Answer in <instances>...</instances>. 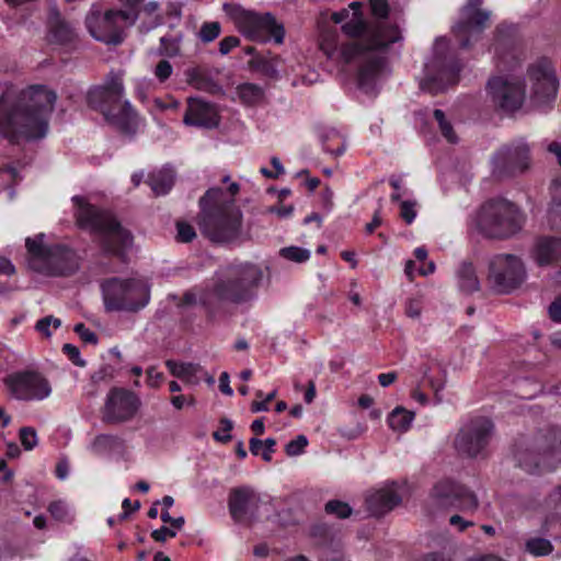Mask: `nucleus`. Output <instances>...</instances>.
I'll use <instances>...</instances> for the list:
<instances>
[{
  "label": "nucleus",
  "mask_w": 561,
  "mask_h": 561,
  "mask_svg": "<svg viewBox=\"0 0 561 561\" xmlns=\"http://www.w3.org/2000/svg\"><path fill=\"white\" fill-rule=\"evenodd\" d=\"M139 407L138 398L126 390L113 389L103 411V420L107 423H121L134 416Z\"/></svg>",
  "instance_id": "nucleus-16"
},
{
  "label": "nucleus",
  "mask_w": 561,
  "mask_h": 561,
  "mask_svg": "<svg viewBox=\"0 0 561 561\" xmlns=\"http://www.w3.org/2000/svg\"><path fill=\"white\" fill-rule=\"evenodd\" d=\"M105 121L125 135L136 134L140 118L128 101L114 106L111 111H106Z\"/></svg>",
  "instance_id": "nucleus-25"
},
{
  "label": "nucleus",
  "mask_w": 561,
  "mask_h": 561,
  "mask_svg": "<svg viewBox=\"0 0 561 561\" xmlns=\"http://www.w3.org/2000/svg\"><path fill=\"white\" fill-rule=\"evenodd\" d=\"M343 35L336 30H324L320 37V49L331 60L341 64H359L358 87L366 92L373 90L385 68L380 50L399 42L402 36L397 25L379 22L369 28L362 12H353L342 25Z\"/></svg>",
  "instance_id": "nucleus-1"
},
{
  "label": "nucleus",
  "mask_w": 561,
  "mask_h": 561,
  "mask_svg": "<svg viewBox=\"0 0 561 561\" xmlns=\"http://www.w3.org/2000/svg\"><path fill=\"white\" fill-rule=\"evenodd\" d=\"M308 446V439L305 435H298L295 439L290 440L286 447L285 451L290 457H296L304 454L305 448Z\"/></svg>",
  "instance_id": "nucleus-44"
},
{
  "label": "nucleus",
  "mask_w": 561,
  "mask_h": 561,
  "mask_svg": "<svg viewBox=\"0 0 561 561\" xmlns=\"http://www.w3.org/2000/svg\"><path fill=\"white\" fill-rule=\"evenodd\" d=\"M61 327V320L54 316H46L37 320L35 330L45 339H50L53 333Z\"/></svg>",
  "instance_id": "nucleus-37"
},
{
  "label": "nucleus",
  "mask_w": 561,
  "mask_h": 561,
  "mask_svg": "<svg viewBox=\"0 0 561 561\" xmlns=\"http://www.w3.org/2000/svg\"><path fill=\"white\" fill-rule=\"evenodd\" d=\"M529 77L533 81L534 96L539 102L553 99L558 90V79L550 60L542 59L530 67Z\"/></svg>",
  "instance_id": "nucleus-18"
},
{
  "label": "nucleus",
  "mask_w": 561,
  "mask_h": 561,
  "mask_svg": "<svg viewBox=\"0 0 561 561\" xmlns=\"http://www.w3.org/2000/svg\"><path fill=\"white\" fill-rule=\"evenodd\" d=\"M526 550L535 557H542L552 551V545L548 539L536 537L527 540Z\"/></svg>",
  "instance_id": "nucleus-40"
},
{
  "label": "nucleus",
  "mask_w": 561,
  "mask_h": 561,
  "mask_svg": "<svg viewBox=\"0 0 561 561\" xmlns=\"http://www.w3.org/2000/svg\"><path fill=\"white\" fill-rule=\"evenodd\" d=\"M56 101V92L41 84L22 90L14 99L2 95L0 134L12 144L43 139L48 133Z\"/></svg>",
  "instance_id": "nucleus-2"
},
{
  "label": "nucleus",
  "mask_w": 561,
  "mask_h": 561,
  "mask_svg": "<svg viewBox=\"0 0 561 561\" xmlns=\"http://www.w3.org/2000/svg\"><path fill=\"white\" fill-rule=\"evenodd\" d=\"M171 404L176 410H181L184 407H193L195 404V399L193 397H185V396L179 394V396L172 397Z\"/></svg>",
  "instance_id": "nucleus-60"
},
{
  "label": "nucleus",
  "mask_w": 561,
  "mask_h": 561,
  "mask_svg": "<svg viewBox=\"0 0 561 561\" xmlns=\"http://www.w3.org/2000/svg\"><path fill=\"white\" fill-rule=\"evenodd\" d=\"M221 425H222L221 431L215 432L214 438L218 442L226 443V442L230 440V438H231L230 431L232 430V423L229 420H224L221 422Z\"/></svg>",
  "instance_id": "nucleus-56"
},
{
  "label": "nucleus",
  "mask_w": 561,
  "mask_h": 561,
  "mask_svg": "<svg viewBox=\"0 0 561 561\" xmlns=\"http://www.w3.org/2000/svg\"><path fill=\"white\" fill-rule=\"evenodd\" d=\"M173 72L172 65L165 60H160L154 67L153 73L160 82L167 81Z\"/></svg>",
  "instance_id": "nucleus-50"
},
{
  "label": "nucleus",
  "mask_w": 561,
  "mask_h": 561,
  "mask_svg": "<svg viewBox=\"0 0 561 561\" xmlns=\"http://www.w3.org/2000/svg\"><path fill=\"white\" fill-rule=\"evenodd\" d=\"M325 511L329 514H333L339 518H346L351 515L352 510L348 504L340 501H330L325 505Z\"/></svg>",
  "instance_id": "nucleus-45"
},
{
  "label": "nucleus",
  "mask_w": 561,
  "mask_h": 561,
  "mask_svg": "<svg viewBox=\"0 0 561 561\" xmlns=\"http://www.w3.org/2000/svg\"><path fill=\"white\" fill-rule=\"evenodd\" d=\"M250 64H251L254 68H256V69H259V70H261V71H263V72H265V73H272V72H274V71H275V70L273 69L272 65H271L267 60L263 59L262 57H255V58H253V59L250 61Z\"/></svg>",
  "instance_id": "nucleus-62"
},
{
  "label": "nucleus",
  "mask_w": 561,
  "mask_h": 561,
  "mask_svg": "<svg viewBox=\"0 0 561 561\" xmlns=\"http://www.w3.org/2000/svg\"><path fill=\"white\" fill-rule=\"evenodd\" d=\"M220 33L221 25L219 22H205L199 28L198 37L203 43L208 44L215 41L220 35Z\"/></svg>",
  "instance_id": "nucleus-41"
},
{
  "label": "nucleus",
  "mask_w": 561,
  "mask_h": 561,
  "mask_svg": "<svg viewBox=\"0 0 561 561\" xmlns=\"http://www.w3.org/2000/svg\"><path fill=\"white\" fill-rule=\"evenodd\" d=\"M275 444L276 442L274 438H266L265 440H261L259 438H251L250 450L253 455L262 454V458L265 461H271Z\"/></svg>",
  "instance_id": "nucleus-35"
},
{
  "label": "nucleus",
  "mask_w": 561,
  "mask_h": 561,
  "mask_svg": "<svg viewBox=\"0 0 561 561\" xmlns=\"http://www.w3.org/2000/svg\"><path fill=\"white\" fill-rule=\"evenodd\" d=\"M432 497L439 506L456 507L463 512H472L478 507V500L471 491L449 480L438 482L432 491Z\"/></svg>",
  "instance_id": "nucleus-13"
},
{
  "label": "nucleus",
  "mask_w": 561,
  "mask_h": 561,
  "mask_svg": "<svg viewBox=\"0 0 561 561\" xmlns=\"http://www.w3.org/2000/svg\"><path fill=\"white\" fill-rule=\"evenodd\" d=\"M64 353L76 364L79 366H83L84 362L80 358V352L77 346L72 344H65L62 346Z\"/></svg>",
  "instance_id": "nucleus-59"
},
{
  "label": "nucleus",
  "mask_w": 561,
  "mask_h": 561,
  "mask_svg": "<svg viewBox=\"0 0 561 561\" xmlns=\"http://www.w3.org/2000/svg\"><path fill=\"white\" fill-rule=\"evenodd\" d=\"M535 260L541 266L561 264V238H540L536 243Z\"/></svg>",
  "instance_id": "nucleus-26"
},
{
  "label": "nucleus",
  "mask_w": 561,
  "mask_h": 561,
  "mask_svg": "<svg viewBox=\"0 0 561 561\" xmlns=\"http://www.w3.org/2000/svg\"><path fill=\"white\" fill-rule=\"evenodd\" d=\"M123 76L122 71L111 70L102 84L93 87L88 92L89 105L101 112L103 116L106 111H111L123 102L122 99L125 94Z\"/></svg>",
  "instance_id": "nucleus-11"
},
{
  "label": "nucleus",
  "mask_w": 561,
  "mask_h": 561,
  "mask_svg": "<svg viewBox=\"0 0 561 561\" xmlns=\"http://www.w3.org/2000/svg\"><path fill=\"white\" fill-rule=\"evenodd\" d=\"M478 230L490 239H505L522 229L523 219L514 204L506 199H490L476 214Z\"/></svg>",
  "instance_id": "nucleus-6"
},
{
  "label": "nucleus",
  "mask_w": 561,
  "mask_h": 561,
  "mask_svg": "<svg viewBox=\"0 0 561 561\" xmlns=\"http://www.w3.org/2000/svg\"><path fill=\"white\" fill-rule=\"evenodd\" d=\"M88 449L98 457L124 462L134 461V447L116 435L100 434L91 440Z\"/></svg>",
  "instance_id": "nucleus-15"
},
{
  "label": "nucleus",
  "mask_w": 561,
  "mask_h": 561,
  "mask_svg": "<svg viewBox=\"0 0 561 561\" xmlns=\"http://www.w3.org/2000/svg\"><path fill=\"white\" fill-rule=\"evenodd\" d=\"M434 118L436 119L440 134L444 136V138L450 144L458 142V137L453 128V125L446 118V115L442 110L434 111Z\"/></svg>",
  "instance_id": "nucleus-38"
},
{
  "label": "nucleus",
  "mask_w": 561,
  "mask_h": 561,
  "mask_svg": "<svg viewBox=\"0 0 561 561\" xmlns=\"http://www.w3.org/2000/svg\"><path fill=\"white\" fill-rule=\"evenodd\" d=\"M238 94L242 102L255 104L263 99V89L254 83H244L238 87Z\"/></svg>",
  "instance_id": "nucleus-36"
},
{
  "label": "nucleus",
  "mask_w": 561,
  "mask_h": 561,
  "mask_svg": "<svg viewBox=\"0 0 561 561\" xmlns=\"http://www.w3.org/2000/svg\"><path fill=\"white\" fill-rule=\"evenodd\" d=\"M45 238L44 233L26 238L27 267L46 276H71L79 268L77 254L66 245H46Z\"/></svg>",
  "instance_id": "nucleus-5"
},
{
  "label": "nucleus",
  "mask_w": 561,
  "mask_h": 561,
  "mask_svg": "<svg viewBox=\"0 0 561 561\" xmlns=\"http://www.w3.org/2000/svg\"><path fill=\"white\" fill-rule=\"evenodd\" d=\"M340 138L341 137H340L339 133L336 130H334V129H330V130L323 131L320 135V140L322 142V146H323L324 150L327 152H330V153L335 154V156H340V154H342L345 151L344 142L340 141V144L337 145V147L335 149H331L328 146V141L333 140V139L340 140Z\"/></svg>",
  "instance_id": "nucleus-43"
},
{
  "label": "nucleus",
  "mask_w": 561,
  "mask_h": 561,
  "mask_svg": "<svg viewBox=\"0 0 561 561\" xmlns=\"http://www.w3.org/2000/svg\"><path fill=\"white\" fill-rule=\"evenodd\" d=\"M279 255L288 261L302 263L310 257V251L299 247H287L279 250Z\"/></svg>",
  "instance_id": "nucleus-42"
},
{
  "label": "nucleus",
  "mask_w": 561,
  "mask_h": 561,
  "mask_svg": "<svg viewBox=\"0 0 561 561\" xmlns=\"http://www.w3.org/2000/svg\"><path fill=\"white\" fill-rule=\"evenodd\" d=\"M176 239L181 242H191L196 237L195 229L190 224L179 221L176 224Z\"/></svg>",
  "instance_id": "nucleus-48"
},
{
  "label": "nucleus",
  "mask_w": 561,
  "mask_h": 561,
  "mask_svg": "<svg viewBox=\"0 0 561 561\" xmlns=\"http://www.w3.org/2000/svg\"><path fill=\"white\" fill-rule=\"evenodd\" d=\"M240 44V39L236 36H227L219 42V51L221 55L229 54Z\"/></svg>",
  "instance_id": "nucleus-57"
},
{
  "label": "nucleus",
  "mask_w": 561,
  "mask_h": 561,
  "mask_svg": "<svg viewBox=\"0 0 561 561\" xmlns=\"http://www.w3.org/2000/svg\"><path fill=\"white\" fill-rule=\"evenodd\" d=\"M15 273V267L11 261L4 256H0V276L10 277Z\"/></svg>",
  "instance_id": "nucleus-63"
},
{
  "label": "nucleus",
  "mask_w": 561,
  "mask_h": 561,
  "mask_svg": "<svg viewBox=\"0 0 561 561\" xmlns=\"http://www.w3.org/2000/svg\"><path fill=\"white\" fill-rule=\"evenodd\" d=\"M548 312L551 320L561 323V297L550 305Z\"/></svg>",
  "instance_id": "nucleus-61"
},
{
  "label": "nucleus",
  "mask_w": 561,
  "mask_h": 561,
  "mask_svg": "<svg viewBox=\"0 0 561 561\" xmlns=\"http://www.w3.org/2000/svg\"><path fill=\"white\" fill-rule=\"evenodd\" d=\"M196 224L201 233L215 243H229L242 232L243 215L220 187L209 188L198 202Z\"/></svg>",
  "instance_id": "nucleus-3"
},
{
  "label": "nucleus",
  "mask_w": 561,
  "mask_h": 561,
  "mask_svg": "<svg viewBox=\"0 0 561 561\" xmlns=\"http://www.w3.org/2000/svg\"><path fill=\"white\" fill-rule=\"evenodd\" d=\"M458 72L455 66H446L440 60H433L426 65V76L420 82L421 90L432 95L442 93L458 81Z\"/></svg>",
  "instance_id": "nucleus-19"
},
{
  "label": "nucleus",
  "mask_w": 561,
  "mask_h": 561,
  "mask_svg": "<svg viewBox=\"0 0 561 561\" xmlns=\"http://www.w3.org/2000/svg\"><path fill=\"white\" fill-rule=\"evenodd\" d=\"M321 559L322 561H343V552L337 549H325Z\"/></svg>",
  "instance_id": "nucleus-64"
},
{
  "label": "nucleus",
  "mask_w": 561,
  "mask_h": 561,
  "mask_svg": "<svg viewBox=\"0 0 561 561\" xmlns=\"http://www.w3.org/2000/svg\"><path fill=\"white\" fill-rule=\"evenodd\" d=\"M489 277L494 280H523L526 268L518 256L497 254L489 261Z\"/></svg>",
  "instance_id": "nucleus-20"
},
{
  "label": "nucleus",
  "mask_w": 561,
  "mask_h": 561,
  "mask_svg": "<svg viewBox=\"0 0 561 561\" xmlns=\"http://www.w3.org/2000/svg\"><path fill=\"white\" fill-rule=\"evenodd\" d=\"M175 174L171 168H162L149 174L147 183L151 187L154 195L167 194L174 184Z\"/></svg>",
  "instance_id": "nucleus-27"
},
{
  "label": "nucleus",
  "mask_w": 561,
  "mask_h": 561,
  "mask_svg": "<svg viewBox=\"0 0 561 561\" xmlns=\"http://www.w3.org/2000/svg\"><path fill=\"white\" fill-rule=\"evenodd\" d=\"M530 162L529 147L517 140L500 148L492 158V172L496 178H510L523 173Z\"/></svg>",
  "instance_id": "nucleus-10"
},
{
  "label": "nucleus",
  "mask_w": 561,
  "mask_h": 561,
  "mask_svg": "<svg viewBox=\"0 0 561 561\" xmlns=\"http://www.w3.org/2000/svg\"><path fill=\"white\" fill-rule=\"evenodd\" d=\"M414 420V413L402 408L397 407L392 412L388 415V424L390 428L398 433L407 432Z\"/></svg>",
  "instance_id": "nucleus-31"
},
{
  "label": "nucleus",
  "mask_w": 561,
  "mask_h": 561,
  "mask_svg": "<svg viewBox=\"0 0 561 561\" xmlns=\"http://www.w3.org/2000/svg\"><path fill=\"white\" fill-rule=\"evenodd\" d=\"M225 299L232 302H245L253 299L256 296L257 283H225Z\"/></svg>",
  "instance_id": "nucleus-28"
},
{
  "label": "nucleus",
  "mask_w": 561,
  "mask_h": 561,
  "mask_svg": "<svg viewBox=\"0 0 561 561\" xmlns=\"http://www.w3.org/2000/svg\"><path fill=\"white\" fill-rule=\"evenodd\" d=\"M493 425L489 419L479 417L465 424L458 432L454 446L459 455L477 457L490 442Z\"/></svg>",
  "instance_id": "nucleus-9"
},
{
  "label": "nucleus",
  "mask_w": 561,
  "mask_h": 561,
  "mask_svg": "<svg viewBox=\"0 0 561 561\" xmlns=\"http://www.w3.org/2000/svg\"><path fill=\"white\" fill-rule=\"evenodd\" d=\"M519 283H491L490 291L495 295L512 294Z\"/></svg>",
  "instance_id": "nucleus-53"
},
{
  "label": "nucleus",
  "mask_w": 561,
  "mask_h": 561,
  "mask_svg": "<svg viewBox=\"0 0 561 561\" xmlns=\"http://www.w3.org/2000/svg\"><path fill=\"white\" fill-rule=\"evenodd\" d=\"M483 0H468L462 8L461 20L455 25L454 32L460 42V46H470V37L479 35L490 19V12L481 10Z\"/></svg>",
  "instance_id": "nucleus-12"
},
{
  "label": "nucleus",
  "mask_w": 561,
  "mask_h": 561,
  "mask_svg": "<svg viewBox=\"0 0 561 561\" xmlns=\"http://www.w3.org/2000/svg\"><path fill=\"white\" fill-rule=\"evenodd\" d=\"M85 26L91 36L108 45H119L124 41V28L135 24L134 13H118L116 10L102 11L92 5L85 16Z\"/></svg>",
  "instance_id": "nucleus-8"
},
{
  "label": "nucleus",
  "mask_w": 561,
  "mask_h": 561,
  "mask_svg": "<svg viewBox=\"0 0 561 561\" xmlns=\"http://www.w3.org/2000/svg\"><path fill=\"white\" fill-rule=\"evenodd\" d=\"M72 201L78 207L76 213L78 225L99 233L104 250L122 259L124 250L131 242L130 233L123 229L110 213L98 209L87 203L83 197L75 196Z\"/></svg>",
  "instance_id": "nucleus-4"
},
{
  "label": "nucleus",
  "mask_w": 561,
  "mask_h": 561,
  "mask_svg": "<svg viewBox=\"0 0 561 561\" xmlns=\"http://www.w3.org/2000/svg\"><path fill=\"white\" fill-rule=\"evenodd\" d=\"M371 13L380 19H385L389 12L387 0H369Z\"/></svg>",
  "instance_id": "nucleus-52"
},
{
  "label": "nucleus",
  "mask_w": 561,
  "mask_h": 561,
  "mask_svg": "<svg viewBox=\"0 0 561 561\" xmlns=\"http://www.w3.org/2000/svg\"><path fill=\"white\" fill-rule=\"evenodd\" d=\"M241 280H261L270 278L271 274L267 267L262 268L259 265L245 263L239 266Z\"/></svg>",
  "instance_id": "nucleus-34"
},
{
  "label": "nucleus",
  "mask_w": 561,
  "mask_h": 561,
  "mask_svg": "<svg viewBox=\"0 0 561 561\" xmlns=\"http://www.w3.org/2000/svg\"><path fill=\"white\" fill-rule=\"evenodd\" d=\"M176 536V531L174 529L162 526L159 529H156L151 533V537L156 541H165L168 538H173Z\"/></svg>",
  "instance_id": "nucleus-58"
},
{
  "label": "nucleus",
  "mask_w": 561,
  "mask_h": 561,
  "mask_svg": "<svg viewBox=\"0 0 561 561\" xmlns=\"http://www.w3.org/2000/svg\"><path fill=\"white\" fill-rule=\"evenodd\" d=\"M125 9L116 10L118 13H134L135 22L139 15V7L144 2V0H119Z\"/></svg>",
  "instance_id": "nucleus-55"
},
{
  "label": "nucleus",
  "mask_w": 561,
  "mask_h": 561,
  "mask_svg": "<svg viewBox=\"0 0 561 561\" xmlns=\"http://www.w3.org/2000/svg\"><path fill=\"white\" fill-rule=\"evenodd\" d=\"M517 461L520 467L529 472H535L539 469L540 463L538 460V456L531 453H520L517 456Z\"/></svg>",
  "instance_id": "nucleus-47"
},
{
  "label": "nucleus",
  "mask_w": 561,
  "mask_h": 561,
  "mask_svg": "<svg viewBox=\"0 0 561 561\" xmlns=\"http://www.w3.org/2000/svg\"><path fill=\"white\" fill-rule=\"evenodd\" d=\"M182 35L163 36L160 38L159 55L165 57H176L181 54Z\"/></svg>",
  "instance_id": "nucleus-33"
},
{
  "label": "nucleus",
  "mask_w": 561,
  "mask_h": 561,
  "mask_svg": "<svg viewBox=\"0 0 561 561\" xmlns=\"http://www.w3.org/2000/svg\"><path fill=\"white\" fill-rule=\"evenodd\" d=\"M183 122L186 125L214 128L219 123V117L214 105L199 99H188Z\"/></svg>",
  "instance_id": "nucleus-24"
},
{
  "label": "nucleus",
  "mask_w": 561,
  "mask_h": 561,
  "mask_svg": "<svg viewBox=\"0 0 561 561\" xmlns=\"http://www.w3.org/2000/svg\"><path fill=\"white\" fill-rule=\"evenodd\" d=\"M222 9L249 39L262 43L274 39L276 44L284 42L285 28L271 13L260 14L233 3H225Z\"/></svg>",
  "instance_id": "nucleus-7"
},
{
  "label": "nucleus",
  "mask_w": 561,
  "mask_h": 561,
  "mask_svg": "<svg viewBox=\"0 0 561 561\" xmlns=\"http://www.w3.org/2000/svg\"><path fill=\"white\" fill-rule=\"evenodd\" d=\"M11 391L20 400H44L51 393L48 380L41 374L26 371L10 378Z\"/></svg>",
  "instance_id": "nucleus-14"
},
{
  "label": "nucleus",
  "mask_w": 561,
  "mask_h": 561,
  "mask_svg": "<svg viewBox=\"0 0 561 561\" xmlns=\"http://www.w3.org/2000/svg\"><path fill=\"white\" fill-rule=\"evenodd\" d=\"M50 515L59 522L70 523L75 518V511L66 501H54L48 506Z\"/></svg>",
  "instance_id": "nucleus-32"
},
{
  "label": "nucleus",
  "mask_w": 561,
  "mask_h": 561,
  "mask_svg": "<svg viewBox=\"0 0 561 561\" xmlns=\"http://www.w3.org/2000/svg\"><path fill=\"white\" fill-rule=\"evenodd\" d=\"M20 440L26 450H32L38 443L36 431L33 427H22L20 430Z\"/></svg>",
  "instance_id": "nucleus-46"
},
{
  "label": "nucleus",
  "mask_w": 561,
  "mask_h": 561,
  "mask_svg": "<svg viewBox=\"0 0 561 561\" xmlns=\"http://www.w3.org/2000/svg\"><path fill=\"white\" fill-rule=\"evenodd\" d=\"M401 501V497L393 489H380L376 491L369 499V503L374 513H383L392 510Z\"/></svg>",
  "instance_id": "nucleus-29"
},
{
  "label": "nucleus",
  "mask_w": 561,
  "mask_h": 561,
  "mask_svg": "<svg viewBox=\"0 0 561 561\" xmlns=\"http://www.w3.org/2000/svg\"><path fill=\"white\" fill-rule=\"evenodd\" d=\"M131 286L134 293L126 295V298L135 301V310L144 308L150 299V290L147 283L135 284Z\"/></svg>",
  "instance_id": "nucleus-39"
},
{
  "label": "nucleus",
  "mask_w": 561,
  "mask_h": 561,
  "mask_svg": "<svg viewBox=\"0 0 561 561\" xmlns=\"http://www.w3.org/2000/svg\"><path fill=\"white\" fill-rule=\"evenodd\" d=\"M260 503V496L250 486L232 489L229 494L228 507L232 518L241 522L254 514Z\"/></svg>",
  "instance_id": "nucleus-21"
},
{
  "label": "nucleus",
  "mask_w": 561,
  "mask_h": 561,
  "mask_svg": "<svg viewBox=\"0 0 561 561\" xmlns=\"http://www.w3.org/2000/svg\"><path fill=\"white\" fill-rule=\"evenodd\" d=\"M416 203L411 201H403L400 204V217L408 224H412L416 217L415 210Z\"/></svg>",
  "instance_id": "nucleus-49"
},
{
  "label": "nucleus",
  "mask_w": 561,
  "mask_h": 561,
  "mask_svg": "<svg viewBox=\"0 0 561 561\" xmlns=\"http://www.w3.org/2000/svg\"><path fill=\"white\" fill-rule=\"evenodd\" d=\"M136 283H103L102 293L104 306L107 311L129 310L135 311V301L126 298L133 294V286Z\"/></svg>",
  "instance_id": "nucleus-23"
},
{
  "label": "nucleus",
  "mask_w": 561,
  "mask_h": 561,
  "mask_svg": "<svg viewBox=\"0 0 561 561\" xmlns=\"http://www.w3.org/2000/svg\"><path fill=\"white\" fill-rule=\"evenodd\" d=\"M457 276L463 280H477L476 270L471 262L463 261L457 272Z\"/></svg>",
  "instance_id": "nucleus-51"
},
{
  "label": "nucleus",
  "mask_w": 561,
  "mask_h": 561,
  "mask_svg": "<svg viewBox=\"0 0 561 561\" xmlns=\"http://www.w3.org/2000/svg\"><path fill=\"white\" fill-rule=\"evenodd\" d=\"M73 330L85 343H98V336L95 333L88 329L83 323L76 324Z\"/></svg>",
  "instance_id": "nucleus-54"
},
{
  "label": "nucleus",
  "mask_w": 561,
  "mask_h": 561,
  "mask_svg": "<svg viewBox=\"0 0 561 561\" xmlns=\"http://www.w3.org/2000/svg\"><path fill=\"white\" fill-rule=\"evenodd\" d=\"M77 37L73 24L66 20L57 8H50L47 18V41L50 44L68 46L73 44Z\"/></svg>",
  "instance_id": "nucleus-22"
},
{
  "label": "nucleus",
  "mask_w": 561,
  "mask_h": 561,
  "mask_svg": "<svg viewBox=\"0 0 561 561\" xmlns=\"http://www.w3.org/2000/svg\"><path fill=\"white\" fill-rule=\"evenodd\" d=\"M489 92L495 105L505 112L520 108L525 99V89L520 82H510L502 78H493L488 83Z\"/></svg>",
  "instance_id": "nucleus-17"
},
{
  "label": "nucleus",
  "mask_w": 561,
  "mask_h": 561,
  "mask_svg": "<svg viewBox=\"0 0 561 561\" xmlns=\"http://www.w3.org/2000/svg\"><path fill=\"white\" fill-rule=\"evenodd\" d=\"M170 373L188 383H197L198 377L197 374L201 370V367L193 363H181L175 360H168L165 363Z\"/></svg>",
  "instance_id": "nucleus-30"
}]
</instances>
